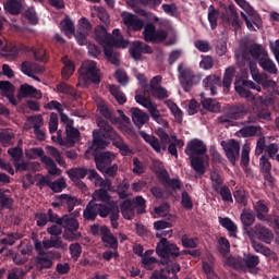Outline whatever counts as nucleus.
Here are the masks:
<instances>
[{
    "instance_id": "nucleus-1",
    "label": "nucleus",
    "mask_w": 279,
    "mask_h": 279,
    "mask_svg": "<svg viewBox=\"0 0 279 279\" xmlns=\"http://www.w3.org/2000/svg\"><path fill=\"white\" fill-rule=\"evenodd\" d=\"M208 147L206 143L199 138H193L187 142L185 147V154L191 162L192 169L196 173L204 175L206 173V162H208Z\"/></svg>"
},
{
    "instance_id": "nucleus-2",
    "label": "nucleus",
    "mask_w": 279,
    "mask_h": 279,
    "mask_svg": "<svg viewBox=\"0 0 279 279\" xmlns=\"http://www.w3.org/2000/svg\"><path fill=\"white\" fill-rule=\"evenodd\" d=\"M97 126L99 129L93 131L92 145L89 149L86 150V154H90V151L92 154L104 151V149L110 145V141H112L110 136L111 132H117L114 128L102 118L97 119Z\"/></svg>"
},
{
    "instance_id": "nucleus-3",
    "label": "nucleus",
    "mask_w": 279,
    "mask_h": 279,
    "mask_svg": "<svg viewBox=\"0 0 279 279\" xmlns=\"http://www.w3.org/2000/svg\"><path fill=\"white\" fill-rule=\"evenodd\" d=\"M78 81L83 82L86 86L94 84L99 86L101 84V70L97 68V62L92 60H86L82 63L78 69Z\"/></svg>"
},
{
    "instance_id": "nucleus-4",
    "label": "nucleus",
    "mask_w": 279,
    "mask_h": 279,
    "mask_svg": "<svg viewBox=\"0 0 279 279\" xmlns=\"http://www.w3.org/2000/svg\"><path fill=\"white\" fill-rule=\"evenodd\" d=\"M94 156V160L96 167L100 173L104 175H117V171H119V166L117 163H112L114 158V153L105 151V153H92Z\"/></svg>"
},
{
    "instance_id": "nucleus-5",
    "label": "nucleus",
    "mask_w": 279,
    "mask_h": 279,
    "mask_svg": "<svg viewBox=\"0 0 279 279\" xmlns=\"http://www.w3.org/2000/svg\"><path fill=\"white\" fill-rule=\"evenodd\" d=\"M178 73L179 82L184 93H191L193 86H197V84L202 81V76L196 74L193 69L184 68L182 63H180L178 66Z\"/></svg>"
},
{
    "instance_id": "nucleus-6",
    "label": "nucleus",
    "mask_w": 279,
    "mask_h": 279,
    "mask_svg": "<svg viewBox=\"0 0 279 279\" xmlns=\"http://www.w3.org/2000/svg\"><path fill=\"white\" fill-rule=\"evenodd\" d=\"M26 158L29 160H36V158H41V162L46 166L49 175H61L62 170L58 168L56 161L51 157L45 155V150L41 147H35L26 150Z\"/></svg>"
},
{
    "instance_id": "nucleus-7",
    "label": "nucleus",
    "mask_w": 279,
    "mask_h": 279,
    "mask_svg": "<svg viewBox=\"0 0 279 279\" xmlns=\"http://www.w3.org/2000/svg\"><path fill=\"white\" fill-rule=\"evenodd\" d=\"M242 60H254L255 62H260L263 59L267 58L269 52L267 48L260 44H244L240 48Z\"/></svg>"
},
{
    "instance_id": "nucleus-8",
    "label": "nucleus",
    "mask_w": 279,
    "mask_h": 279,
    "mask_svg": "<svg viewBox=\"0 0 279 279\" xmlns=\"http://www.w3.org/2000/svg\"><path fill=\"white\" fill-rule=\"evenodd\" d=\"M120 210L124 219H134L135 213L143 215L145 213V198L136 196L135 199H125L120 205Z\"/></svg>"
},
{
    "instance_id": "nucleus-9",
    "label": "nucleus",
    "mask_w": 279,
    "mask_h": 279,
    "mask_svg": "<svg viewBox=\"0 0 279 279\" xmlns=\"http://www.w3.org/2000/svg\"><path fill=\"white\" fill-rule=\"evenodd\" d=\"M90 232L94 236H100L106 247H111V250H117V247H119L117 236L112 234V231H110V228L107 226L93 225L90 227Z\"/></svg>"
},
{
    "instance_id": "nucleus-10",
    "label": "nucleus",
    "mask_w": 279,
    "mask_h": 279,
    "mask_svg": "<svg viewBox=\"0 0 279 279\" xmlns=\"http://www.w3.org/2000/svg\"><path fill=\"white\" fill-rule=\"evenodd\" d=\"M260 104L254 105L253 110L259 121H271V111L267 106H274L276 98L268 94L259 97Z\"/></svg>"
},
{
    "instance_id": "nucleus-11",
    "label": "nucleus",
    "mask_w": 279,
    "mask_h": 279,
    "mask_svg": "<svg viewBox=\"0 0 279 279\" xmlns=\"http://www.w3.org/2000/svg\"><path fill=\"white\" fill-rule=\"evenodd\" d=\"M142 35L144 36L145 43L160 45V43H165V40H167L169 33L162 28L157 29L154 23H148L145 25Z\"/></svg>"
},
{
    "instance_id": "nucleus-12",
    "label": "nucleus",
    "mask_w": 279,
    "mask_h": 279,
    "mask_svg": "<svg viewBox=\"0 0 279 279\" xmlns=\"http://www.w3.org/2000/svg\"><path fill=\"white\" fill-rule=\"evenodd\" d=\"M247 88H251L252 90H257V93H260L262 87L250 80H236L234 82V89L238 95H240L244 99H254V94Z\"/></svg>"
},
{
    "instance_id": "nucleus-13",
    "label": "nucleus",
    "mask_w": 279,
    "mask_h": 279,
    "mask_svg": "<svg viewBox=\"0 0 279 279\" xmlns=\"http://www.w3.org/2000/svg\"><path fill=\"white\" fill-rule=\"evenodd\" d=\"M97 215L108 217V206L90 201L84 210V217L87 221H95V219H97Z\"/></svg>"
},
{
    "instance_id": "nucleus-14",
    "label": "nucleus",
    "mask_w": 279,
    "mask_h": 279,
    "mask_svg": "<svg viewBox=\"0 0 279 279\" xmlns=\"http://www.w3.org/2000/svg\"><path fill=\"white\" fill-rule=\"evenodd\" d=\"M156 252L161 258H167L169 256H180V248L167 241V238H162L157 244Z\"/></svg>"
},
{
    "instance_id": "nucleus-15",
    "label": "nucleus",
    "mask_w": 279,
    "mask_h": 279,
    "mask_svg": "<svg viewBox=\"0 0 279 279\" xmlns=\"http://www.w3.org/2000/svg\"><path fill=\"white\" fill-rule=\"evenodd\" d=\"M20 53H29V47L25 44H8L1 51L2 58L15 60Z\"/></svg>"
},
{
    "instance_id": "nucleus-16",
    "label": "nucleus",
    "mask_w": 279,
    "mask_h": 279,
    "mask_svg": "<svg viewBox=\"0 0 279 279\" xmlns=\"http://www.w3.org/2000/svg\"><path fill=\"white\" fill-rule=\"evenodd\" d=\"M243 114H245V105H238L234 107V111H228L218 117V123H221V125H232V121H238Z\"/></svg>"
},
{
    "instance_id": "nucleus-17",
    "label": "nucleus",
    "mask_w": 279,
    "mask_h": 279,
    "mask_svg": "<svg viewBox=\"0 0 279 279\" xmlns=\"http://www.w3.org/2000/svg\"><path fill=\"white\" fill-rule=\"evenodd\" d=\"M62 255L58 252H49L47 254H41L37 257V269L43 271V269H51L53 267V260H60Z\"/></svg>"
},
{
    "instance_id": "nucleus-18",
    "label": "nucleus",
    "mask_w": 279,
    "mask_h": 279,
    "mask_svg": "<svg viewBox=\"0 0 279 279\" xmlns=\"http://www.w3.org/2000/svg\"><path fill=\"white\" fill-rule=\"evenodd\" d=\"M122 19L128 29H132V32H141L145 27V22L130 12L122 13Z\"/></svg>"
},
{
    "instance_id": "nucleus-19",
    "label": "nucleus",
    "mask_w": 279,
    "mask_h": 279,
    "mask_svg": "<svg viewBox=\"0 0 279 279\" xmlns=\"http://www.w3.org/2000/svg\"><path fill=\"white\" fill-rule=\"evenodd\" d=\"M130 53L133 60H141V58H143V53H154V49H151L149 45L141 40H135L132 44Z\"/></svg>"
},
{
    "instance_id": "nucleus-20",
    "label": "nucleus",
    "mask_w": 279,
    "mask_h": 279,
    "mask_svg": "<svg viewBox=\"0 0 279 279\" xmlns=\"http://www.w3.org/2000/svg\"><path fill=\"white\" fill-rule=\"evenodd\" d=\"M109 136H111L113 147L119 149L121 156H132V154H134V150L130 148V146L125 143L123 137L119 135L118 132H111Z\"/></svg>"
},
{
    "instance_id": "nucleus-21",
    "label": "nucleus",
    "mask_w": 279,
    "mask_h": 279,
    "mask_svg": "<svg viewBox=\"0 0 279 279\" xmlns=\"http://www.w3.org/2000/svg\"><path fill=\"white\" fill-rule=\"evenodd\" d=\"M21 71L22 73H24V75H27V77H32V80H35L36 82H40V77L34 74L43 73V71L45 70L38 63H34L32 61H23L21 64Z\"/></svg>"
},
{
    "instance_id": "nucleus-22",
    "label": "nucleus",
    "mask_w": 279,
    "mask_h": 279,
    "mask_svg": "<svg viewBox=\"0 0 279 279\" xmlns=\"http://www.w3.org/2000/svg\"><path fill=\"white\" fill-rule=\"evenodd\" d=\"M222 20L225 23H228V25H232L234 29H241V25H243V22L239 20V12H236L234 5H229L228 10L222 15Z\"/></svg>"
},
{
    "instance_id": "nucleus-23",
    "label": "nucleus",
    "mask_w": 279,
    "mask_h": 279,
    "mask_svg": "<svg viewBox=\"0 0 279 279\" xmlns=\"http://www.w3.org/2000/svg\"><path fill=\"white\" fill-rule=\"evenodd\" d=\"M248 232L250 234H252V232L253 234H256L257 239L264 243L269 244L274 241V232L263 225H255Z\"/></svg>"
},
{
    "instance_id": "nucleus-24",
    "label": "nucleus",
    "mask_w": 279,
    "mask_h": 279,
    "mask_svg": "<svg viewBox=\"0 0 279 279\" xmlns=\"http://www.w3.org/2000/svg\"><path fill=\"white\" fill-rule=\"evenodd\" d=\"M223 149L228 160L234 165L239 160V154L241 151V145L235 140H231L229 143L223 145Z\"/></svg>"
},
{
    "instance_id": "nucleus-25",
    "label": "nucleus",
    "mask_w": 279,
    "mask_h": 279,
    "mask_svg": "<svg viewBox=\"0 0 279 279\" xmlns=\"http://www.w3.org/2000/svg\"><path fill=\"white\" fill-rule=\"evenodd\" d=\"M132 121L136 128H143L149 121V116L138 108H131Z\"/></svg>"
},
{
    "instance_id": "nucleus-26",
    "label": "nucleus",
    "mask_w": 279,
    "mask_h": 279,
    "mask_svg": "<svg viewBox=\"0 0 279 279\" xmlns=\"http://www.w3.org/2000/svg\"><path fill=\"white\" fill-rule=\"evenodd\" d=\"M248 236L251 239L252 247L257 254H263L264 256H270L271 258H276V253H274L269 247L260 244V242H257L254 240L252 234L248 232Z\"/></svg>"
},
{
    "instance_id": "nucleus-27",
    "label": "nucleus",
    "mask_w": 279,
    "mask_h": 279,
    "mask_svg": "<svg viewBox=\"0 0 279 279\" xmlns=\"http://www.w3.org/2000/svg\"><path fill=\"white\" fill-rule=\"evenodd\" d=\"M235 73H236V69L234 66H229L226 69L223 78H222V86L226 93H230V87L232 86V82L234 80Z\"/></svg>"
},
{
    "instance_id": "nucleus-28",
    "label": "nucleus",
    "mask_w": 279,
    "mask_h": 279,
    "mask_svg": "<svg viewBox=\"0 0 279 279\" xmlns=\"http://www.w3.org/2000/svg\"><path fill=\"white\" fill-rule=\"evenodd\" d=\"M258 64L266 73H269L270 75H278V66H276L274 60L269 58V54L263 58Z\"/></svg>"
},
{
    "instance_id": "nucleus-29",
    "label": "nucleus",
    "mask_w": 279,
    "mask_h": 279,
    "mask_svg": "<svg viewBox=\"0 0 279 279\" xmlns=\"http://www.w3.org/2000/svg\"><path fill=\"white\" fill-rule=\"evenodd\" d=\"M94 34H95V38H96L97 43H99V45H108V43L110 41V38L112 36L110 34H108V31L101 25H98L95 27Z\"/></svg>"
},
{
    "instance_id": "nucleus-30",
    "label": "nucleus",
    "mask_w": 279,
    "mask_h": 279,
    "mask_svg": "<svg viewBox=\"0 0 279 279\" xmlns=\"http://www.w3.org/2000/svg\"><path fill=\"white\" fill-rule=\"evenodd\" d=\"M4 10L13 16H17L23 10V2L21 0H7L4 3Z\"/></svg>"
},
{
    "instance_id": "nucleus-31",
    "label": "nucleus",
    "mask_w": 279,
    "mask_h": 279,
    "mask_svg": "<svg viewBox=\"0 0 279 279\" xmlns=\"http://www.w3.org/2000/svg\"><path fill=\"white\" fill-rule=\"evenodd\" d=\"M61 62L64 64L61 75L63 80H69L71 75L75 73V63H73V61H71L66 56L61 59Z\"/></svg>"
},
{
    "instance_id": "nucleus-32",
    "label": "nucleus",
    "mask_w": 279,
    "mask_h": 279,
    "mask_svg": "<svg viewBox=\"0 0 279 279\" xmlns=\"http://www.w3.org/2000/svg\"><path fill=\"white\" fill-rule=\"evenodd\" d=\"M59 226H62L64 230H72L74 232H77L80 230V222L77 219L69 216H63L61 220H59Z\"/></svg>"
},
{
    "instance_id": "nucleus-33",
    "label": "nucleus",
    "mask_w": 279,
    "mask_h": 279,
    "mask_svg": "<svg viewBox=\"0 0 279 279\" xmlns=\"http://www.w3.org/2000/svg\"><path fill=\"white\" fill-rule=\"evenodd\" d=\"M162 3V0H129V5L135 10L141 5H147L148 8H158Z\"/></svg>"
},
{
    "instance_id": "nucleus-34",
    "label": "nucleus",
    "mask_w": 279,
    "mask_h": 279,
    "mask_svg": "<svg viewBox=\"0 0 279 279\" xmlns=\"http://www.w3.org/2000/svg\"><path fill=\"white\" fill-rule=\"evenodd\" d=\"M255 215L259 221H267V214L269 207L266 206L265 202L258 201L254 206Z\"/></svg>"
},
{
    "instance_id": "nucleus-35",
    "label": "nucleus",
    "mask_w": 279,
    "mask_h": 279,
    "mask_svg": "<svg viewBox=\"0 0 279 279\" xmlns=\"http://www.w3.org/2000/svg\"><path fill=\"white\" fill-rule=\"evenodd\" d=\"M44 245L45 250H51V247H56L57 250H66V244L58 236H51L49 240H44Z\"/></svg>"
},
{
    "instance_id": "nucleus-36",
    "label": "nucleus",
    "mask_w": 279,
    "mask_h": 279,
    "mask_svg": "<svg viewBox=\"0 0 279 279\" xmlns=\"http://www.w3.org/2000/svg\"><path fill=\"white\" fill-rule=\"evenodd\" d=\"M262 128L259 125H247L240 130V134L243 138H252L260 134Z\"/></svg>"
},
{
    "instance_id": "nucleus-37",
    "label": "nucleus",
    "mask_w": 279,
    "mask_h": 279,
    "mask_svg": "<svg viewBox=\"0 0 279 279\" xmlns=\"http://www.w3.org/2000/svg\"><path fill=\"white\" fill-rule=\"evenodd\" d=\"M225 265H228L229 267H233V269H245V259L241 257H234V256H227L225 258Z\"/></svg>"
},
{
    "instance_id": "nucleus-38",
    "label": "nucleus",
    "mask_w": 279,
    "mask_h": 279,
    "mask_svg": "<svg viewBox=\"0 0 279 279\" xmlns=\"http://www.w3.org/2000/svg\"><path fill=\"white\" fill-rule=\"evenodd\" d=\"M201 104L203 108L209 112H219V110H221V105H219V101L213 98H203Z\"/></svg>"
},
{
    "instance_id": "nucleus-39",
    "label": "nucleus",
    "mask_w": 279,
    "mask_h": 279,
    "mask_svg": "<svg viewBox=\"0 0 279 279\" xmlns=\"http://www.w3.org/2000/svg\"><path fill=\"white\" fill-rule=\"evenodd\" d=\"M109 93L114 97L116 101L120 104V106H123L128 101V97H125V94L121 90V87L117 85H110Z\"/></svg>"
},
{
    "instance_id": "nucleus-40",
    "label": "nucleus",
    "mask_w": 279,
    "mask_h": 279,
    "mask_svg": "<svg viewBox=\"0 0 279 279\" xmlns=\"http://www.w3.org/2000/svg\"><path fill=\"white\" fill-rule=\"evenodd\" d=\"M60 29L65 34V36L71 38V36L75 34V24L71 21V19L65 17L60 23Z\"/></svg>"
},
{
    "instance_id": "nucleus-41",
    "label": "nucleus",
    "mask_w": 279,
    "mask_h": 279,
    "mask_svg": "<svg viewBox=\"0 0 279 279\" xmlns=\"http://www.w3.org/2000/svg\"><path fill=\"white\" fill-rule=\"evenodd\" d=\"M165 104L173 114L174 119H177L178 123H182L184 117L182 109H180V107H178V105L171 100H166Z\"/></svg>"
},
{
    "instance_id": "nucleus-42",
    "label": "nucleus",
    "mask_w": 279,
    "mask_h": 279,
    "mask_svg": "<svg viewBox=\"0 0 279 279\" xmlns=\"http://www.w3.org/2000/svg\"><path fill=\"white\" fill-rule=\"evenodd\" d=\"M159 180L165 189H182V183L178 179H171L169 175H160Z\"/></svg>"
},
{
    "instance_id": "nucleus-43",
    "label": "nucleus",
    "mask_w": 279,
    "mask_h": 279,
    "mask_svg": "<svg viewBox=\"0 0 279 279\" xmlns=\"http://www.w3.org/2000/svg\"><path fill=\"white\" fill-rule=\"evenodd\" d=\"M240 219L244 228H250L254 226V222L256 221V215L252 214L250 210L243 209L240 215Z\"/></svg>"
},
{
    "instance_id": "nucleus-44",
    "label": "nucleus",
    "mask_w": 279,
    "mask_h": 279,
    "mask_svg": "<svg viewBox=\"0 0 279 279\" xmlns=\"http://www.w3.org/2000/svg\"><path fill=\"white\" fill-rule=\"evenodd\" d=\"M65 134L68 143L73 147L77 141H80V130L75 129L73 125L65 128Z\"/></svg>"
},
{
    "instance_id": "nucleus-45",
    "label": "nucleus",
    "mask_w": 279,
    "mask_h": 279,
    "mask_svg": "<svg viewBox=\"0 0 279 279\" xmlns=\"http://www.w3.org/2000/svg\"><path fill=\"white\" fill-rule=\"evenodd\" d=\"M109 47H116V49H125L130 41L124 39L123 36L114 37L111 35L107 44Z\"/></svg>"
},
{
    "instance_id": "nucleus-46",
    "label": "nucleus",
    "mask_w": 279,
    "mask_h": 279,
    "mask_svg": "<svg viewBox=\"0 0 279 279\" xmlns=\"http://www.w3.org/2000/svg\"><path fill=\"white\" fill-rule=\"evenodd\" d=\"M203 270L207 276V279H219L217 272H215V264L213 263V258L209 262H203Z\"/></svg>"
},
{
    "instance_id": "nucleus-47",
    "label": "nucleus",
    "mask_w": 279,
    "mask_h": 279,
    "mask_svg": "<svg viewBox=\"0 0 279 279\" xmlns=\"http://www.w3.org/2000/svg\"><path fill=\"white\" fill-rule=\"evenodd\" d=\"M208 21L211 29H217V21H219V11L215 5L210 4L208 8Z\"/></svg>"
},
{
    "instance_id": "nucleus-48",
    "label": "nucleus",
    "mask_w": 279,
    "mask_h": 279,
    "mask_svg": "<svg viewBox=\"0 0 279 279\" xmlns=\"http://www.w3.org/2000/svg\"><path fill=\"white\" fill-rule=\"evenodd\" d=\"M88 179L95 183V186H104L108 191H112V183L108 179H104L99 175H89Z\"/></svg>"
},
{
    "instance_id": "nucleus-49",
    "label": "nucleus",
    "mask_w": 279,
    "mask_h": 279,
    "mask_svg": "<svg viewBox=\"0 0 279 279\" xmlns=\"http://www.w3.org/2000/svg\"><path fill=\"white\" fill-rule=\"evenodd\" d=\"M142 137L146 143H148V145H150V147H153L155 151H157V154H160V141H158L156 136L149 135L147 133H142Z\"/></svg>"
},
{
    "instance_id": "nucleus-50",
    "label": "nucleus",
    "mask_w": 279,
    "mask_h": 279,
    "mask_svg": "<svg viewBox=\"0 0 279 279\" xmlns=\"http://www.w3.org/2000/svg\"><path fill=\"white\" fill-rule=\"evenodd\" d=\"M241 167L244 170V173H246V175H250L252 173V170L247 168L250 167V148L242 149Z\"/></svg>"
},
{
    "instance_id": "nucleus-51",
    "label": "nucleus",
    "mask_w": 279,
    "mask_h": 279,
    "mask_svg": "<svg viewBox=\"0 0 279 279\" xmlns=\"http://www.w3.org/2000/svg\"><path fill=\"white\" fill-rule=\"evenodd\" d=\"M41 125H43V117L38 116L37 121L33 125L34 134L37 141H45V138H47L45 131L40 130Z\"/></svg>"
},
{
    "instance_id": "nucleus-52",
    "label": "nucleus",
    "mask_w": 279,
    "mask_h": 279,
    "mask_svg": "<svg viewBox=\"0 0 279 279\" xmlns=\"http://www.w3.org/2000/svg\"><path fill=\"white\" fill-rule=\"evenodd\" d=\"M61 204H66L69 213H72L73 208H75V204H80V201L75 197H71L66 194H62L58 197Z\"/></svg>"
},
{
    "instance_id": "nucleus-53",
    "label": "nucleus",
    "mask_w": 279,
    "mask_h": 279,
    "mask_svg": "<svg viewBox=\"0 0 279 279\" xmlns=\"http://www.w3.org/2000/svg\"><path fill=\"white\" fill-rule=\"evenodd\" d=\"M219 223L222 228H226L232 236H236V225H234L230 218L219 217Z\"/></svg>"
},
{
    "instance_id": "nucleus-54",
    "label": "nucleus",
    "mask_w": 279,
    "mask_h": 279,
    "mask_svg": "<svg viewBox=\"0 0 279 279\" xmlns=\"http://www.w3.org/2000/svg\"><path fill=\"white\" fill-rule=\"evenodd\" d=\"M218 251L225 258H228V254H230V241L228 239L221 236L218 239Z\"/></svg>"
},
{
    "instance_id": "nucleus-55",
    "label": "nucleus",
    "mask_w": 279,
    "mask_h": 279,
    "mask_svg": "<svg viewBox=\"0 0 279 279\" xmlns=\"http://www.w3.org/2000/svg\"><path fill=\"white\" fill-rule=\"evenodd\" d=\"M203 85L205 88H211L214 86H221V77L211 74L203 80Z\"/></svg>"
},
{
    "instance_id": "nucleus-56",
    "label": "nucleus",
    "mask_w": 279,
    "mask_h": 279,
    "mask_svg": "<svg viewBox=\"0 0 279 279\" xmlns=\"http://www.w3.org/2000/svg\"><path fill=\"white\" fill-rule=\"evenodd\" d=\"M20 93L22 97H36V95H38V89L32 85L24 84L21 85Z\"/></svg>"
},
{
    "instance_id": "nucleus-57",
    "label": "nucleus",
    "mask_w": 279,
    "mask_h": 279,
    "mask_svg": "<svg viewBox=\"0 0 279 279\" xmlns=\"http://www.w3.org/2000/svg\"><path fill=\"white\" fill-rule=\"evenodd\" d=\"M68 175H99V173L95 169L73 168L72 173L68 172Z\"/></svg>"
},
{
    "instance_id": "nucleus-58",
    "label": "nucleus",
    "mask_w": 279,
    "mask_h": 279,
    "mask_svg": "<svg viewBox=\"0 0 279 279\" xmlns=\"http://www.w3.org/2000/svg\"><path fill=\"white\" fill-rule=\"evenodd\" d=\"M150 169L155 172V175H169V172H167L165 165L160 160H154Z\"/></svg>"
},
{
    "instance_id": "nucleus-59",
    "label": "nucleus",
    "mask_w": 279,
    "mask_h": 279,
    "mask_svg": "<svg viewBox=\"0 0 279 279\" xmlns=\"http://www.w3.org/2000/svg\"><path fill=\"white\" fill-rule=\"evenodd\" d=\"M110 199V196L108 195V191L100 189L96 190L93 193V199L92 202H108Z\"/></svg>"
},
{
    "instance_id": "nucleus-60",
    "label": "nucleus",
    "mask_w": 279,
    "mask_h": 279,
    "mask_svg": "<svg viewBox=\"0 0 279 279\" xmlns=\"http://www.w3.org/2000/svg\"><path fill=\"white\" fill-rule=\"evenodd\" d=\"M216 193L221 196L222 202H234L232 199V192H230V187L228 185L222 186L221 189L217 190Z\"/></svg>"
},
{
    "instance_id": "nucleus-61",
    "label": "nucleus",
    "mask_w": 279,
    "mask_h": 279,
    "mask_svg": "<svg viewBox=\"0 0 279 279\" xmlns=\"http://www.w3.org/2000/svg\"><path fill=\"white\" fill-rule=\"evenodd\" d=\"M260 263V259L256 255H246L244 257V269L248 267V269H254Z\"/></svg>"
},
{
    "instance_id": "nucleus-62",
    "label": "nucleus",
    "mask_w": 279,
    "mask_h": 279,
    "mask_svg": "<svg viewBox=\"0 0 279 279\" xmlns=\"http://www.w3.org/2000/svg\"><path fill=\"white\" fill-rule=\"evenodd\" d=\"M150 93L154 97H156V99L159 100L167 99L169 97V90L162 86L150 89Z\"/></svg>"
},
{
    "instance_id": "nucleus-63",
    "label": "nucleus",
    "mask_w": 279,
    "mask_h": 279,
    "mask_svg": "<svg viewBox=\"0 0 279 279\" xmlns=\"http://www.w3.org/2000/svg\"><path fill=\"white\" fill-rule=\"evenodd\" d=\"M57 93H62V95H75V88L66 83H60L57 85Z\"/></svg>"
},
{
    "instance_id": "nucleus-64",
    "label": "nucleus",
    "mask_w": 279,
    "mask_h": 279,
    "mask_svg": "<svg viewBox=\"0 0 279 279\" xmlns=\"http://www.w3.org/2000/svg\"><path fill=\"white\" fill-rule=\"evenodd\" d=\"M24 276L25 270L23 268H12L9 270L7 279H23Z\"/></svg>"
}]
</instances>
